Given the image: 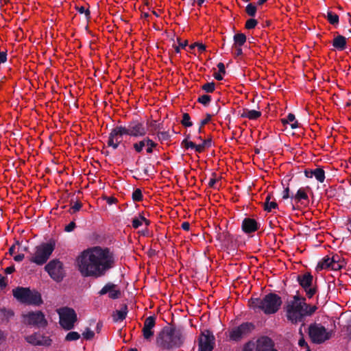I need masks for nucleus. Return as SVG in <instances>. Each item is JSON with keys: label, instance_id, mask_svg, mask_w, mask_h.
<instances>
[{"label": "nucleus", "instance_id": "nucleus-1", "mask_svg": "<svg viewBox=\"0 0 351 351\" xmlns=\"http://www.w3.org/2000/svg\"><path fill=\"white\" fill-rule=\"evenodd\" d=\"M114 264L113 253L108 247L99 246L84 250L76 258L77 267L84 277H101Z\"/></svg>", "mask_w": 351, "mask_h": 351}, {"label": "nucleus", "instance_id": "nucleus-2", "mask_svg": "<svg viewBox=\"0 0 351 351\" xmlns=\"http://www.w3.org/2000/svg\"><path fill=\"white\" fill-rule=\"evenodd\" d=\"M184 341L182 332L173 327L165 326L156 337V344L162 349L170 350L180 347Z\"/></svg>", "mask_w": 351, "mask_h": 351}, {"label": "nucleus", "instance_id": "nucleus-3", "mask_svg": "<svg viewBox=\"0 0 351 351\" xmlns=\"http://www.w3.org/2000/svg\"><path fill=\"white\" fill-rule=\"evenodd\" d=\"M285 310L287 320L292 324L302 323L300 327L302 328L304 326L306 317L312 315L317 310V306L303 303V304L286 305Z\"/></svg>", "mask_w": 351, "mask_h": 351}, {"label": "nucleus", "instance_id": "nucleus-4", "mask_svg": "<svg viewBox=\"0 0 351 351\" xmlns=\"http://www.w3.org/2000/svg\"><path fill=\"white\" fill-rule=\"evenodd\" d=\"M250 302L251 307L260 309L265 314L276 313L282 303L281 298L273 293L265 295L263 299L252 298Z\"/></svg>", "mask_w": 351, "mask_h": 351}, {"label": "nucleus", "instance_id": "nucleus-5", "mask_svg": "<svg viewBox=\"0 0 351 351\" xmlns=\"http://www.w3.org/2000/svg\"><path fill=\"white\" fill-rule=\"evenodd\" d=\"M56 242L50 239L47 243H43L36 248L34 256L29 258V261L38 265L45 263L55 249Z\"/></svg>", "mask_w": 351, "mask_h": 351}, {"label": "nucleus", "instance_id": "nucleus-6", "mask_svg": "<svg viewBox=\"0 0 351 351\" xmlns=\"http://www.w3.org/2000/svg\"><path fill=\"white\" fill-rule=\"evenodd\" d=\"M332 331H327L321 324H311L308 327V336L313 343L320 344L330 339Z\"/></svg>", "mask_w": 351, "mask_h": 351}, {"label": "nucleus", "instance_id": "nucleus-7", "mask_svg": "<svg viewBox=\"0 0 351 351\" xmlns=\"http://www.w3.org/2000/svg\"><path fill=\"white\" fill-rule=\"evenodd\" d=\"M117 128L123 135L134 137L144 136L147 133L143 122L138 119H132L128 123V126L117 125Z\"/></svg>", "mask_w": 351, "mask_h": 351}, {"label": "nucleus", "instance_id": "nucleus-8", "mask_svg": "<svg viewBox=\"0 0 351 351\" xmlns=\"http://www.w3.org/2000/svg\"><path fill=\"white\" fill-rule=\"evenodd\" d=\"M60 316V325L66 330L73 328L75 323L77 321V314L74 309L69 307H63L58 309Z\"/></svg>", "mask_w": 351, "mask_h": 351}, {"label": "nucleus", "instance_id": "nucleus-9", "mask_svg": "<svg viewBox=\"0 0 351 351\" xmlns=\"http://www.w3.org/2000/svg\"><path fill=\"white\" fill-rule=\"evenodd\" d=\"M24 323L27 325L34 326L38 328H45L48 325V322L45 319V315L40 311L35 312H29L23 315Z\"/></svg>", "mask_w": 351, "mask_h": 351}, {"label": "nucleus", "instance_id": "nucleus-10", "mask_svg": "<svg viewBox=\"0 0 351 351\" xmlns=\"http://www.w3.org/2000/svg\"><path fill=\"white\" fill-rule=\"evenodd\" d=\"M255 328L251 322H245L230 332V338L233 341H239L249 335Z\"/></svg>", "mask_w": 351, "mask_h": 351}, {"label": "nucleus", "instance_id": "nucleus-11", "mask_svg": "<svg viewBox=\"0 0 351 351\" xmlns=\"http://www.w3.org/2000/svg\"><path fill=\"white\" fill-rule=\"evenodd\" d=\"M45 269L56 282H60L64 276L63 264L57 259L51 261L45 265Z\"/></svg>", "mask_w": 351, "mask_h": 351}, {"label": "nucleus", "instance_id": "nucleus-12", "mask_svg": "<svg viewBox=\"0 0 351 351\" xmlns=\"http://www.w3.org/2000/svg\"><path fill=\"white\" fill-rule=\"evenodd\" d=\"M215 337L213 333L206 330L203 332L199 339V351H213Z\"/></svg>", "mask_w": 351, "mask_h": 351}, {"label": "nucleus", "instance_id": "nucleus-13", "mask_svg": "<svg viewBox=\"0 0 351 351\" xmlns=\"http://www.w3.org/2000/svg\"><path fill=\"white\" fill-rule=\"evenodd\" d=\"M313 276L310 273L298 276V281L300 285L304 289L308 298H312L316 293V288H311L313 282Z\"/></svg>", "mask_w": 351, "mask_h": 351}, {"label": "nucleus", "instance_id": "nucleus-14", "mask_svg": "<svg viewBox=\"0 0 351 351\" xmlns=\"http://www.w3.org/2000/svg\"><path fill=\"white\" fill-rule=\"evenodd\" d=\"M25 341L33 346H49L52 340L48 337L35 332L25 337Z\"/></svg>", "mask_w": 351, "mask_h": 351}, {"label": "nucleus", "instance_id": "nucleus-15", "mask_svg": "<svg viewBox=\"0 0 351 351\" xmlns=\"http://www.w3.org/2000/svg\"><path fill=\"white\" fill-rule=\"evenodd\" d=\"M255 351H278L274 348V342L267 336L258 338L256 342Z\"/></svg>", "mask_w": 351, "mask_h": 351}, {"label": "nucleus", "instance_id": "nucleus-16", "mask_svg": "<svg viewBox=\"0 0 351 351\" xmlns=\"http://www.w3.org/2000/svg\"><path fill=\"white\" fill-rule=\"evenodd\" d=\"M156 324V317L149 316L147 317L144 322L143 328V335L146 340H149L154 336L153 328Z\"/></svg>", "mask_w": 351, "mask_h": 351}, {"label": "nucleus", "instance_id": "nucleus-17", "mask_svg": "<svg viewBox=\"0 0 351 351\" xmlns=\"http://www.w3.org/2000/svg\"><path fill=\"white\" fill-rule=\"evenodd\" d=\"M293 201H294L295 203L296 204L300 202L304 203V202H308V197L306 192V189L304 188H300L298 190L295 195H291L290 204L289 205L287 208L291 210L292 211H294L295 208L292 202Z\"/></svg>", "mask_w": 351, "mask_h": 351}, {"label": "nucleus", "instance_id": "nucleus-18", "mask_svg": "<svg viewBox=\"0 0 351 351\" xmlns=\"http://www.w3.org/2000/svg\"><path fill=\"white\" fill-rule=\"evenodd\" d=\"M119 132L120 131L116 126L111 130V132L109 134L107 144L109 147H112L114 149H116L118 148V147L121 143V141H119V138L123 136Z\"/></svg>", "mask_w": 351, "mask_h": 351}, {"label": "nucleus", "instance_id": "nucleus-19", "mask_svg": "<svg viewBox=\"0 0 351 351\" xmlns=\"http://www.w3.org/2000/svg\"><path fill=\"white\" fill-rule=\"evenodd\" d=\"M117 285L113 283L106 284L101 290L99 292V295H102L109 293V298L112 299L119 298L121 295V291L116 290Z\"/></svg>", "mask_w": 351, "mask_h": 351}, {"label": "nucleus", "instance_id": "nucleus-20", "mask_svg": "<svg viewBox=\"0 0 351 351\" xmlns=\"http://www.w3.org/2000/svg\"><path fill=\"white\" fill-rule=\"evenodd\" d=\"M263 206L265 210L267 212H271L272 210H274V213H277L276 210H278L279 212H281L280 202L278 204L276 202V199L272 197L270 194H268L265 199L263 203Z\"/></svg>", "mask_w": 351, "mask_h": 351}, {"label": "nucleus", "instance_id": "nucleus-21", "mask_svg": "<svg viewBox=\"0 0 351 351\" xmlns=\"http://www.w3.org/2000/svg\"><path fill=\"white\" fill-rule=\"evenodd\" d=\"M43 303L41 295L40 293L36 291H31L29 289L28 296L26 297L24 304L40 305Z\"/></svg>", "mask_w": 351, "mask_h": 351}, {"label": "nucleus", "instance_id": "nucleus-22", "mask_svg": "<svg viewBox=\"0 0 351 351\" xmlns=\"http://www.w3.org/2000/svg\"><path fill=\"white\" fill-rule=\"evenodd\" d=\"M29 289L18 287L12 290L13 296L20 302L23 303L28 296Z\"/></svg>", "mask_w": 351, "mask_h": 351}, {"label": "nucleus", "instance_id": "nucleus-23", "mask_svg": "<svg viewBox=\"0 0 351 351\" xmlns=\"http://www.w3.org/2000/svg\"><path fill=\"white\" fill-rule=\"evenodd\" d=\"M128 313V306L125 304L121 305V307L119 310H116L113 312L112 316L113 320L114 322L123 321L127 315Z\"/></svg>", "mask_w": 351, "mask_h": 351}, {"label": "nucleus", "instance_id": "nucleus-24", "mask_svg": "<svg viewBox=\"0 0 351 351\" xmlns=\"http://www.w3.org/2000/svg\"><path fill=\"white\" fill-rule=\"evenodd\" d=\"M241 228L245 233L254 232L258 229V225L256 221H243Z\"/></svg>", "mask_w": 351, "mask_h": 351}, {"label": "nucleus", "instance_id": "nucleus-25", "mask_svg": "<svg viewBox=\"0 0 351 351\" xmlns=\"http://www.w3.org/2000/svg\"><path fill=\"white\" fill-rule=\"evenodd\" d=\"M332 46L339 51L345 49L346 47V38L341 35H338L334 38Z\"/></svg>", "mask_w": 351, "mask_h": 351}, {"label": "nucleus", "instance_id": "nucleus-26", "mask_svg": "<svg viewBox=\"0 0 351 351\" xmlns=\"http://www.w3.org/2000/svg\"><path fill=\"white\" fill-rule=\"evenodd\" d=\"M261 116V112L255 110L244 109L241 114L242 118H248L250 120H255Z\"/></svg>", "mask_w": 351, "mask_h": 351}, {"label": "nucleus", "instance_id": "nucleus-27", "mask_svg": "<svg viewBox=\"0 0 351 351\" xmlns=\"http://www.w3.org/2000/svg\"><path fill=\"white\" fill-rule=\"evenodd\" d=\"M233 40L235 47H241L246 42V36L243 33L236 34L233 37Z\"/></svg>", "mask_w": 351, "mask_h": 351}, {"label": "nucleus", "instance_id": "nucleus-28", "mask_svg": "<svg viewBox=\"0 0 351 351\" xmlns=\"http://www.w3.org/2000/svg\"><path fill=\"white\" fill-rule=\"evenodd\" d=\"M330 258L326 256L318 263L316 267V270L319 271L322 269L329 268L330 267Z\"/></svg>", "mask_w": 351, "mask_h": 351}, {"label": "nucleus", "instance_id": "nucleus-29", "mask_svg": "<svg viewBox=\"0 0 351 351\" xmlns=\"http://www.w3.org/2000/svg\"><path fill=\"white\" fill-rule=\"evenodd\" d=\"M313 176H315L316 180L319 182H323L325 180V172L322 168H316L313 170Z\"/></svg>", "mask_w": 351, "mask_h": 351}, {"label": "nucleus", "instance_id": "nucleus-30", "mask_svg": "<svg viewBox=\"0 0 351 351\" xmlns=\"http://www.w3.org/2000/svg\"><path fill=\"white\" fill-rule=\"evenodd\" d=\"M291 197V196L289 195V188L287 186L285 189L282 199L280 201V206L281 209L284 208L285 205L286 204V202H290Z\"/></svg>", "mask_w": 351, "mask_h": 351}, {"label": "nucleus", "instance_id": "nucleus-31", "mask_svg": "<svg viewBox=\"0 0 351 351\" xmlns=\"http://www.w3.org/2000/svg\"><path fill=\"white\" fill-rule=\"evenodd\" d=\"M326 19L332 25H336L339 23V16L330 11L327 12Z\"/></svg>", "mask_w": 351, "mask_h": 351}, {"label": "nucleus", "instance_id": "nucleus-32", "mask_svg": "<svg viewBox=\"0 0 351 351\" xmlns=\"http://www.w3.org/2000/svg\"><path fill=\"white\" fill-rule=\"evenodd\" d=\"M14 313L12 310L8 309L6 308H0V315L2 316L3 319H5L8 321L11 317L14 316Z\"/></svg>", "mask_w": 351, "mask_h": 351}, {"label": "nucleus", "instance_id": "nucleus-33", "mask_svg": "<svg viewBox=\"0 0 351 351\" xmlns=\"http://www.w3.org/2000/svg\"><path fill=\"white\" fill-rule=\"evenodd\" d=\"M147 137L143 140L133 144L134 149L137 153H141L143 151V147L147 145Z\"/></svg>", "mask_w": 351, "mask_h": 351}, {"label": "nucleus", "instance_id": "nucleus-34", "mask_svg": "<svg viewBox=\"0 0 351 351\" xmlns=\"http://www.w3.org/2000/svg\"><path fill=\"white\" fill-rule=\"evenodd\" d=\"M180 123L186 128L191 127L193 125V122L191 121V117L186 112L182 114V119Z\"/></svg>", "mask_w": 351, "mask_h": 351}, {"label": "nucleus", "instance_id": "nucleus-35", "mask_svg": "<svg viewBox=\"0 0 351 351\" xmlns=\"http://www.w3.org/2000/svg\"><path fill=\"white\" fill-rule=\"evenodd\" d=\"M202 89L207 93H213L215 89V83L214 82L205 83L202 86Z\"/></svg>", "mask_w": 351, "mask_h": 351}, {"label": "nucleus", "instance_id": "nucleus-36", "mask_svg": "<svg viewBox=\"0 0 351 351\" xmlns=\"http://www.w3.org/2000/svg\"><path fill=\"white\" fill-rule=\"evenodd\" d=\"M306 299L304 298H301L298 295L293 296V300L288 302L286 305H297V304H303V303H306Z\"/></svg>", "mask_w": 351, "mask_h": 351}, {"label": "nucleus", "instance_id": "nucleus-37", "mask_svg": "<svg viewBox=\"0 0 351 351\" xmlns=\"http://www.w3.org/2000/svg\"><path fill=\"white\" fill-rule=\"evenodd\" d=\"M211 101V97L208 95H202L197 99V102L202 104L204 106H208Z\"/></svg>", "mask_w": 351, "mask_h": 351}, {"label": "nucleus", "instance_id": "nucleus-38", "mask_svg": "<svg viewBox=\"0 0 351 351\" xmlns=\"http://www.w3.org/2000/svg\"><path fill=\"white\" fill-rule=\"evenodd\" d=\"M80 338V335L77 332H69L65 337V341H76Z\"/></svg>", "mask_w": 351, "mask_h": 351}, {"label": "nucleus", "instance_id": "nucleus-39", "mask_svg": "<svg viewBox=\"0 0 351 351\" xmlns=\"http://www.w3.org/2000/svg\"><path fill=\"white\" fill-rule=\"evenodd\" d=\"M132 199L134 202H140L143 199L142 191L140 189H136L132 195Z\"/></svg>", "mask_w": 351, "mask_h": 351}, {"label": "nucleus", "instance_id": "nucleus-40", "mask_svg": "<svg viewBox=\"0 0 351 351\" xmlns=\"http://www.w3.org/2000/svg\"><path fill=\"white\" fill-rule=\"evenodd\" d=\"M256 7L252 3H249L245 8L246 13L250 16H254L256 15Z\"/></svg>", "mask_w": 351, "mask_h": 351}, {"label": "nucleus", "instance_id": "nucleus-41", "mask_svg": "<svg viewBox=\"0 0 351 351\" xmlns=\"http://www.w3.org/2000/svg\"><path fill=\"white\" fill-rule=\"evenodd\" d=\"M149 127L151 128V133L154 134L155 131L160 130L163 128L162 123H157L156 121H152L149 123Z\"/></svg>", "mask_w": 351, "mask_h": 351}, {"label": "nucleus", "instance_id": "nucleus-42", "mask_svg": "<svg viewBox=\"0 0 351 351\" xmlns=\"http://www.w3.org/2000/svg\"><path fill=\"white\" fill-rule=\"evenodd\" d=\"M147 149L146 152L148 154H152L153 152V148H155L157 146V144L154 143L152 139L149 137H147Z\"/></svg>", "mask_w": 351, "mask_h": 351}, {"label": "nucleus", "instance_id": "nucleus-43", "mask_svg": "<svg viewBox=\"0 0 351 351\" xmlns=\"http://www.w3.org/2000/svg\"><path fill=\"white\" fill-rule=\"evenodd\" d=\"M158 140L160 141H169L171 138V135L169 132H158L157 134Z\"/></svg>", "mask_w": 351, "mask_h": 351}, {"label": "nucleus", "instance_id": "nucleus-44", "mask_svg": "<svg viewBox=\"0 0 351 351\" xmlns=\"http://www.w3.org/2000/svg\"><path fill=\"white\" fill-rule=\"evenodd\" d=\"M258 21L254 19H248L245 25V27L247 29H252L255 28V27L257 25Z\"/></svg>", "mask_w": 351, "mask_h": 351}, {"label": "nucleus", "instance_id": "nucleus-45", "mask_svg": "<svg viewBox=\"0 0 351 351\" xmlns=\"http://www.w3.org/2000/svg\"><path fill=\"white\" fill-rule=\"evenodd\" d=\"M189 138V135H188L187 137L182 141V143H181L182 146H183L186 149H188L189 148L193 149L194 147H195V144L192 141H188Z\"/></svg>", "mask_w": 351, "mask_h": 351}, {"label": "nucleus", "instance_id": "nucleus-46", "mask_svg": "<svg viewBox=\"0 0 351 351\" xmlns=\"http://www.w3.org/2000/svg\"><path fill=\"white\" fill-rule=\"evenodd\" d=\"M82 204V203L80 202V201H75V202H73V204L71 206V207L70 208V212L71 213H75L77 211L80 210V209L81 208Z\"/></svg>", "mask_w": 351, "mask_h": 351}, {"label": "nucleus", "instance_id": "nucleus-47", "mask_svg": "<svg viewBox=\"0 0 351 351\" xmlns=\"http://www.w3.org/2000/svg\"><path fill=\"white\" fill-rule=\"evenodd\" d=\"M83 337L86 340H91L95 336L93 331L90 330L88 328L82 333Z\"/></svg>", "mask_w": 351, "mask_h": 351}, {"label": "nucleus", "instance_id": "nucleus-48", "mask_svg": "<svg viewBox=\"0 0 351 351\" xmlns=\"http://www.w3.org/2000/svg\"><path fill=\"white\" fill-rule=\"evenodd\" d=\"M76 10L80 13V14H83L84 13L85 14V16H86V18L87 19H89L90 17V12L89 10V9H85L84 7L83 6H81V7H78V6H76L75 7Z\"/></svg>", "mask_w": 351, "mask_h": 351}, {"label": "nucleus", "instance_id": "nucleus-49", "mask_svg": "<svg viewBox=\"0 0 351 351\" xmlns=\"http://www.w3.org/2000/svg\"><path fill=\"white\" fill-rule=\"evenodd\" d=\"M303 215L304 216L305 219H311L312 213L309 211L303 213L300 211L299 213H295V215L291 214L292 216L299 217L300 215Z\"/></svg>", "mask_w": 351, "mask_h": 351}, {"label": "nucleus", "instance_id": "nucleus-50", "mask_svg": "<svg viewBox=\"0 0 351 351\" xmlns=\"http://www.w3.org/2000/svg\"><path fill=\"white\" fill-rule=\"evenodd\" d=\"M299 333L302 336V338L298 341L299 346H301V347H305V348L308 347L307 343L305 341V340L304 339L303 333H302V328H300Z\"/></svg>", "mask_w": 351, "mask_h": 351}, {"label": "nucleus", "instance_id": "nucleus-51", "mask_svg": "<svg viewBox=\"0 0 351 351\" xmlns=\"http://www.w3.org/2000/svg\"><path fill=\"white\" fill-rule=\"evenodd\" d=\"M212 115L207 113L206 114V118L201 120L199 124L201 125V127H204L205 125L209 123V121L211 120Z\"/></svg>", "mask_w": 351, "mask_h": 351}, {"label": "nucleus", "instance_id": "nucleus-52", "mask_svg": "<svg viewBox=\"0 0 351 351\" xmlns=\"http://www.w3.org/2000/svg\"><path fill=\"white\" fill-rule=\"evenodd\" d=\"M256 345L254 343L248 342L244 346L243 351H253L254 348H255Z\"/></svg>", "mask_w": 351, "mask_h": 351}, {"label": "nucleus", "instance_id": "nucleus-53", "mask_svg": "<svg viewBox=\"0 0 351 351\" xmlns=\"http://www.w3.org/2000/svg\"><path fill=\"white\" fill-rule=\"evenodd\" d=\"M212 176L213 178L210 179L208 186L210 188H215V185L217 181V179L216 178L217 174L215 173H213Z\"/></svg>", "mask_w": 351, "mask_h": 351}, {"label": "nucleus", "instance_id": "nucleus-54", "mask_svg": "<svg viewBox=\"0 0 351 351\" xmlns=\"http://www.w3.org/2000/svg\"><path fill=\"white\" fill-rule=\"evenodd\" d=\"M75 226H76L75 223L73 221H71V222L70 223H69L67 226H65L64 230L66 232H71L72 230H74Z\"/></svg>", "mask_w": 351, "mask_h": 351}, {"label": "nucleus", "instance_id": "nucleus-55", "mask_svg": "<svg viewBox=\"0 0 351 351\" xmlns=\"http://www.w3.org/2000/svg\"><path fill=\"white\" fill-rule=\"evenodd\" d=\"M149 215H146L145 213H138V215H135L132 219H147V217Z\"/></svg>", "mask_w": 351, "mask_h": 351}, {"label": "nucleus", "instance_id": "nucleus-56", "mask_svg": "<svg viewBox=\"0 0 351 351\" xmlns=\"http://www.w3.org/2000/svg\"><path fill=\"white\" fill-rule=\"evenodd\" d=\"M7 60V52L0 51V64L5 62Z\"/></svg>", "mask_w": 351, "mask_h": 351}, {"label": "nucleus", "instance_id": "nucleus-57", "mask_svg": "<svg viewBox=\"0 0 351 351\" xmlns=\"http://www.w3.org/2000/svg\"><path fill=\"white\" fill-rule=\"evenodd\" d=\"M105 199L106 200V202L109 205H112L113 204H115L117 202V199L114 197H105Z\"/></svg>", "mask_w": 351, "mask_h": 351}, {"label": "nucleus", "instance_id": "nucleus-58", "mask_svg": "<svg viewBox=\"0 0 351 351\" xmlns=\"http://www.w3.org/2000/svg\"><path fill=\"white\" fill-rule=\"evenodd\" d=\"M333 270H339L342 267V265L339 263H332L330 267Z\"/></svg>", "mask_w": 351, "mask_h": 351}, {"label": "nucleus", "instance_id": "nucleus-59", "mask_svg": "<svg viewBox=\"0 0 351 351\" xmlns=\"http://www.w3.org/2000/svg\"><path fill=\"white\" fill-rule=\"evenodd\" d=\"M217 67L219 69V73H222V74L226 73V69H225V66H224L223 63H222V62L218 63Z\"/></svg>", "mask_w": 351, "mask_h": 351}, {"label": "nucleus", "instance_id": "nucleus-60", "mask_svg": "<svg viewBox=\"0 0 351 351\" xmlns=\"http://www.w3.org/2000/svg\"><path fill=\"white\" fill-rule=\"evenodd\" d=\"M211 139L210 138H207V139H204V140H202V145H203V147L205 148V147H209L211 146Z\"/></svg>", "mask_w": 351, "mask_h": 351}, {"label": "nucleus", "instance_id": "nucleus-61", "mask_svg": "<svg viewBox=\"0 0 351 351\" xmlns=\"http://www.w3.org/2000/svg\"><path fill=\"white\" fill-rule=\"evenodd\" d=\"M195 45L199 52H203L206 50V45L202 43H195Z\"/></svg>", "mask_w": 351, "mask_h": 351}, {"label": "nucleus", "instance_id": "nucleus-62", "mask_svg": "<svg viewBox=\"0 0 351 351\" xmlns=\"http://www.w3.org/2000/svg\"><path fill=\"white\" fill-rule=\"evenodd\" d=\"M193 149L195 150V152H197L198 153H201L204 150L205 148L203 147V145L202 144H199V145L195 144V147H194Z\"/></svg>", "mask_w": 351, "mask_h": 351}, {"label": "nucleus", "instance_id": "nucleus-63", "mask_svg": "<svg viewBox=\"0 0 351 351\" xmlns=\"http://www.w3.org/2000/svg\"><path fill=\"white\" fill-rule=\"evenodd\" d=\"M177 40H178V45L181 47V48H184L185 47L187 46L188 45V41L187 40H184L183 42L181 41V39L180 38H177Z\"/></svg>", "mask_w": 351, "mask_h": 351}, {"label": "nucleus", "instance_id": "nucleus-64", "mask_svg": "<svg viewBox=\"0 0 351 351\" xmlns=\"http://www.w3.org/2000/svg\"><path fill=\"white\" fill-rule=\"evenodd\" d=\"M287 119L288 120L289 123H291V122H293L294 121H296L295 115L293 114H292V113H289L287 115Z\"/></svg>", "mask_w": 351, "mask_h": 351}]
</instances>
